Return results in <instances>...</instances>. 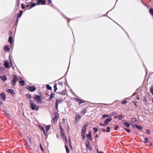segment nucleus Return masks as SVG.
Listing matches in <instances>:
<instances>
[{
    "label": "nucleus",
    "instance_id": "53",
    "mask_svg": "<svg viewBox=\"0 0 153 153\" xmlns=\"http://www.w3.org/2000/svg\"><path fill=\"white\" fill-rule=\"evenodd\" d=\"M58 84L59 85H63V83L62 82H59L58 83Z\"/></svg>",
    "mask_w": 153,
    "mask_h": 153
},
{
    "label": "nucleus",
    "instance_id": "3",
    "mask_svg": "<svg viewBox=\"0 0 153 153\" xmlns=\"http://www.w3.org/2000/svg\"><path fill=\"white\" fill-rule=\"evenodd\" d=\"M34 99L38 103H41L42 102V99L41 97L39 96L36 95L34 98Z\"/></svg>",
    "mask_w": 153,
    "mask_h": 153
},
{
    "label": "nucleus",
    "instance_id": "54",
    "mask_svg": "<svg viewBox=\"0 0 153 153\" xmlns=\"http://www.w3.org/2000/svg\"><path fill=\"white\" fill-rule=\"evenodd\" d=\"M48 2L49 4H51L52 2L51 0H48Z\"/></svg>",
    "mask_w": 153,
    "mask_h": 153
},
{
    "label": "nucleus",
    "instance_id": "10",
    "mask_svg": "<svg viewBox=\"0 0 153 153\" xmlns=\"http://www.w3.org/2000/svg\"><path fill=\"white\" fill-rule=\"evenodd\" d=\"M3 50L5 51H10V48H9V46L7 45H5L4 46L3 48Z\"/></svg>",
    "mask_w": 153,
    "mask_h": 153
},
{
    "label": "nucleus",
    "instance_id": "36",
    "mask_svg": "<svg viewBox=\"0 0 153 153\" xmlns=\"http://www.w3.org/2000/svg\"><path fill=\"white\" fill-rule=\"evenodd\" d=\"M42 0H38V1H37L36 2V4L37 5H39L41 3V1H42Z\"/></svg>",
    "mask_w": 153,
    "mask_h": 153
},
{
    "label": "nucleus",
    "instance_id": "7",
    "mask_svg": "<svg viewBox=\"0 0 153 153\" xmlns=\"http://www.w3.org/2000/svg\"><path fill=\"white\" fill-rule=\"evenodd\" d=\"M28 90L31 92H33L36 90V88L34 86H27L26 87Z\"/></svg>",
    "mask_w": 153,
    "mask_h": 153
},
{
    "label": "nucleus",
    "instance_id": "33",
    "mask_svg": "<svg viewBox=\"0 0 153 153\" xmlns=\"http://www.w3.org/2000/svg\"><path fill=\"white\" fill-rule=\"evenodd\" d=\"M117 114V113L115 112H114L112 113L110 115V116L116 115Z\"/></svg>",
    "mask_w": 153,
    "mask_h": 153
},
{
    "label": "nucleus",
    "instance_id": "64",
    "mask_svg": "<svg viewBox=\"0 0 153 153\" xmlns=\"http://www.w3.org/2000/svg\"><path fill=\"white\" fill-rule=\"evenodd\" d=\"M97 153H98V152H99V150H98V149H97Z\"/></svg>",
    "mask_w": 153,
    "mask_h": 153
},
{
    "label": "nucleus",
    "instance_id": "56",
    "mask_svg": "<svg viewBox=\"0 0 153 153\" xmlns=\"http://www.w3.org/2000/svg\"><path fill=\"white\" fill-rule=\"evenodd\" d=\"M86 112V110L84 109L83 111V113L84 114H85Z\"/></svg>",
    "mask_w": 153,
    "mask_h": 153
},
{
    "label": "nucleus",
    "instance_id": "59",
    "mask_svg": "<svg viewBox=\"0 0 153 153\" xmlns=\"http://www.w3.org/2000/svg\"><path fill=\"white\" fill-rule=\"evenodd\" d=\"M28 97L30 98L31 97V95H29L28 96Z\"/></svg>",
    "mask_w": 153,
    "mask_h": 153
},
{
    "label": "nucleus",
    "instance_id": "50",
    "mask_svg": "<svg viewBox=\"0 0 153 153\" xmlns=\"http://www.w3.org/2000/svg\"><path fill=\"white\" fill-rule=\"evenodd\" d=\"M40 148L42 151L43 152L44 151V149L42 147L41 144L40 145Z\"/></svg>",
    "mask_w": 153,
    "mask_h": 153
},
{
    "label": "nucleus",
    "instance_id": "13",
    "mask_svg": "<svg viewBox=\"0 0 153 153\" xmlns=\"http://www.w3.org/2000/svg\"><path fill=\"white\" fill-rule=\"evenodd\" d=\"M138 121L136 119V118H133L131 119V121L130 122L131 124H133L134 122H135L136 123H138Z\"/></svg>",
    "mask_w": 153,
    "mask_h": 153
},
{
    "label": "nucleus",
    "instance_id": "47",
    "mask_svg": "<svg viewBox=\"0 0 153 153\" xmlns=\"http://www.w3.org/2000/svg\"><path fill=\"white\" fill-rule=\"evenodd\" d=\"M118 129V126H116L114 128V130H117Z\"/></svg>",
    "mask_w": 153,
    "mask_h": 153
},
{
    "label": "nucleus",
    "instance_id": "41",
    "mask_svg": "<svg viewBox=\"0 0 153 153\" xmlns=\"http://www.w3.org/2000/svg\"><path fill=\"white\" fill-rule=\"evenodd\" d=\"M125 130L128 132H130V131L129 129L127 128H125Z\"/></svg>",
    "mask_w": 153,
    "mask_h": 153
},
{
    "label": "nucleus",
    "instance_id": "32",
    "mask_svg": "<svg viewBox=\"0 0 153 153\" xmlns=\"http://www.w3.org/2000/svg\"><path fill=\"white\" fill-rule=\"evenodd\" d=\"M36 3H33L31 4V6L29 8L30 9L32 7H34L36 5Z\"/></svg>",
    "mask_w": 153,
    "mask_h": 153
},
{
    "label": "nucleus",
    "instance_id": "55",
    "mask_svg": "<svg viewBox=\"0 0 153 153\" xmlns=\"http://www.w3.org/2000/svg\"><path fill=\"white\" fill-rule=\"evenodd\" d=\"M76 99V101L77 102H80V100L79 99Z\"/></svg>",
    "mask_w": 153,
    "mask_h": 153
},
{
    "label": "nucleus",
    "instance_id": "9",
    "mask_svg": "<svg viewBox=\"0 0 153 153\" xmlns=\"http://www.w3.org/2000/svg\"><path fill=\"white\" fill-rule=\"evenodd\" d=\"M1 99H2V101H4L5 100L6 96L4 92H2L0 94Z\"/></svg>",
    "mask_w": 153,
    "mask_h": 153
},
{
    "label": "nucleus",
    "instance_id": "19",
    "mask_svg": "<svg viewBox=\"0 0 153 153\" xmlns=\"http://www.w3.org/2000/svg\"><path fill=\"white\" fill-rule=\"evenodd\" d=\"M8 41L10 43H12L13 42V38L12 36H10L9 37Z\"/></svg>",
    "mask_w": 153,
    "mask_h": 153
},
{
    "label": "nucleus",
    "instance_id": "14",
    "mask_svg": "<svg viewBox=\"0 0 153 153\" xmlns=\"http://www.w3.org/2000/svg\"><path fill=\"white\" fill-rule=\"evenodd\" d=\"M0 78L4 82L6 81L7 79V78L5 76H0Z\"/></svg>",
    "mask_w": 153,
    "mask_h": 153
},
{
    "label": "nucleus",
    "instance_id": "1",
    "mask_svg": "<svg viewBox=\"0 0 153 153\" xmlns=\"http://www.w3.org/2000/svg\"><path fill=\"white\" fill-rule=\"evenodd\" d=\"M88 125H85L83 126L82 127V131L81 132V135L82 137V139H84L85 137V134L86 131V127Z\"/></svg>",
    "mask_w": 153,
    "mask_h": 153
},
{
    "label": "nucleus",
    "instance_id": "28",
    "mask_svg": "<svg viewBox=\"0 0 153 153\" xmlns=\"http://www.w3.org/2000/svg\"><path fill=\"white\" fill-rule=\"evenodd\" d=\"M8 92L10 93L11 94H14V91L13 89H9L8 90Z\"/></svg>",
    "mask_w": 153,
    "mask_h": 153
},
{
    "label": "nucleus",
    "instance_id": "17",
    "mask_svg": "<svg viewBox=\"0 0 153 153\" xmlns=\"http://www.w3.org/2000/svg\"><path fill=\"white\" fill-rule=\"evenodd\" d=\"M135 126L138 129L140 130H142L143 129V128L142 126H139L137 125H135Z\"/></svg>",
    "mask_w": 153,
    "mask_h": 153
},
{
    "label": "nucleus",
    "instance_id": "63",
    "mask_svg": "<svg viewBox=\"0 0 153 153\" xmlns=\"http://www.w3.org/2000/svg\"><path fill=\"white\" fill-rule=\"evenodd\" d=\"M102 131L104 132H105V129H102Z\"/></svg>",
    "mask_w": 153,
    "mask_h": 153
},
{
    "label": "nucleus",
    "instance_id": "51",
    "mask_svg": "<svg viewBox=\"0 0 153 153\" xmlns=\"http://www.w3.org/2000/svg\"><path fill=\"white\" fill-rule=\"evenodd\" d=\"M146 131V133L148 134H149L150 133V131L149 130V129H147Z\"/></svg>",
    "mask_w": 153,
    "mask_h": 153
},
{
    "label": "nucleus",
    "instance_id": "20",
    "mask_svg": "<svg viewBox=\"0 0 153 153\" xmlns=\"http://www.w3.org/2000/svg\"><path fill=\"white\" fill-rule=\"evenodd\" d=\"M124 124L127 127H129L130 126L129 124L127 122H125Z\"/></svg>",
    "mask_w": 153,
    "mask_h": 153
},
{
    "label": "nucleus",
    "instance_id": "58",
    "mask_svg": "<svg viewBox=\"0 0 153 153\" xmlns=\"http://www.w3.org/2000/svg\"><path fill=\"white\" fill-rule=\"evenodd\" d=\"M18 17H17V19H16V23H17V22H18Z\"/></svg>",
    "mask_w": 153,
    "mask_h": 153
},
{
    "label": "nucleus",
    "instance_id": "34",
    "mask_svg": "<svg viewBox=\"0 0 153 153\" xmlns=\"http://www.w3.org/2000/svg\"><path fill=\"white\" fill-rule=\"evenodd\" d=\"M54 91H56L57 89L56 84H54Z\"/></svg>",
    "mask_w": 153,
    "mask_h": 153
},
{
    "label": "nucleus",
    "instance_id": "60",
    "mask_svg": "<svg viewBox=\"0 0 153 153\" xmlns=\"http://www.w3.org/2000/svg\"><path fill=\"white\" fill-rule=\"evenodd\" d=\"M134 103L136 106H137L136 103L135 102H134Z\"/></svg>",
    "mask_w": 153,
    "mask_h": 153
},
{
    "label": "nucleus",
    "instance_id": "26",
    "mask_svg": "<svg viewBox=\"0 0 153 153\" xmlns=\"http://www.w3.org/2000/svg\"><path fill=\"white\" fill-rule=\"evenodd\" d=\"M55 96V95L53 94H51L50 96V100H51Z\"/></svg>",
    "mask_w": 153,
    "mask_h": 153
},
{
    "label": "nucleus",
    "instance_id": "31",
    "mask_svg": "<svg viewBox=\"0 0 153 153\" xmlns=\"http://www.w3.org/2000/svg\"><path fill=\"white\" fill-rule=\"evenodd\" d=\"M39 127L40 129L43 131L44 134H45V131L44 128L43 127L41 126H39Z\"/></svg>",
    "mask_w": 153,
    "mask_h": 153
},
{
    "label": "nucleus",
    "instance_id": "8",
    "mask_svg": "<svg viewBox=\"0 0 153 153\" xmlns=\"http://www.w3.org/2000/svg\"><path fill=\"white\" fill-rule=\"evenodd\" d=\"M27 137V139L26 141L25 145H26L27 146H28V145L31 144L32 143L30 139L28 136Z\"/></svg>",
    "mask_w": 153,
    "mask_h": 153
},
{
    "label": "nucleus",
    "instance_id": "5",
    "mask_svg": "<svg viewBox=\"0 0 153 153\" xmlns=\"http://www.w3.org/2000/svg\"><path fill=\"white\" fill-rule=\"evenodd\" d=\"M54 117L53 119V121L54 123H56L59 117V114L56 112L54 114Z\"/></svg>",
    "mask_w": 153,
    "mask_h": 153
},
{
    "label": "nucleus",
    "instance_id": "29",
    "mask_svg": "<svg viewBox=\"0 0 153 153\" xmlns=\"http://www.w3.org/2000/svg\"><path fill=\"white\" fill-rule=\"evenodd\" d=\"M143 142L145 143L148 142V138H145L144 139V141Z\"/></svg>",
    "mask_w": 153,
    "mask_h": 153
},
{
    "label": "nucleus",
    "instance_id": "6",
    "mask_svg": "<svg viewBox=\"0 0 153 153\" xmlns=\"http://www.w3.org/2000/svg\"><path fill=\"white\" fill-rule=\"evenodd\" d=\"M60 128L61 129V134L63 136V138L66 141V142L67 141V137H66L65 135V132L64 131H63L62 130V128L60 126Z\"/></svg>",
    "mask_w": 153,
    "mask_h": 153
},
{
    "label": "nucleus",
    "instance_id": "35",
    "mask_svg": "<svg viewBox=\"0 0 153 153\" xmlns=\"http://www.w3.org/2000/svg\"><path fill=\"white\" fill-rule=\"evenodd\" d=\"M110 116V115L109 116V115H107V114H104L102 116V117L103 118H104L105 117H109Z\"/></svg>",
    "mask_w": 153,
    "mask_h": 153
},
{
    "label": "nucleus",
    "instance_id": "61",
    "mask_svg": "<svg viewBox=\"0 0 153 153\" xmlns=\"http://www.w3.org/2000/svg\"><path fill=\"white\" fill-rule=\"evenodd\" d=\"M98 153H103V152L102 151H99Z\"/></svg>",
    "mask_w": 153,
    "mask_h": 153
},
{
    "label": "nucleus",
    "instance_id": "24",
    "mask_svg": "<svg viewBox=\"0 0 153 153\" xmlns=\"http://www.w3.org/2000/svg\"><path fill=\"white\" fill-rule=\"evenodd\" d=\"M65 149L66 150V153H69V151L68 148V146H67L66 145H65Z\"/></svg>",
    "mask_w": 153,
    "mask_h": 153
},
{
    "label": "nucleus",
    "instance_id": "46",
    "mask_svg": "<svg viewBox=\"0 0 153 153\" xmlns=\"http://www.w3.org/2000/svg\"><path fill=\"white\" fill-rule=\"evenodd\" d=\"M105 125H105V124H103L102 123H100L99 124V125L100 126H104Z\"/></svg>",
    "mask_w": 153,
    "mask_h": 153
},
{
    "label": "nucleus",
    "instance_id": "18",
    "mask_svg": "<svg viewBox=\"0 0 153 153\" xmlns=\"http://www.w3.org/2000/svg\"><path fill=\"white\" fill-rule=\"evenodd\" d=\"M4 65L6 68H8L9 67L8 62H5L4 63Z\"/></svg>",
    "mask_w": 153,
    "mask_h": 153
},
{
    "label": "nucleus",
    "instance_id": "62",
    "mask_svg": "<svg viewBox=\"0 0 153 153\" xmlns=\"http://www.w3.org/2000/svg\"><path fill=\"white\" fill-rule=\"evenodd\" d=\"M2 102H1L0 101V105H2Z\"/></svg>",
    "mask_w": 153,
    "mask_h": 153
},
{
    "label": "nucleus",
    "instance_id": "57",
    "mask_svg": "<svg viewBox=\"0 0 153 153\" xmlns=\"http://www.w3.org/2000/svg\"><path fill=\"white\" fill-rule=\"evenodd\" d=\"M10 63L12 65H13L12 62V61L10 59Z\"/></svg>",
    "mask_w": 153,
    "mask_h": 153
},
{
    "label": "nucleus",
    "instance_id": "2",
    "mask_svg": "<svg viewBox=\"0 0 153 153\" xmlns=\"http://www.w3.org/2000/svg\"><path fill=\"white\" fill-rule=\"evenodd\" d=\"M30 108L32 110H35L37 111L39 109V106L35 104H32V105H30Z\"/></svg>",
    "mask_w": 153,
    "mask_h": 153
},
{
    "label": "nucleus",
    "instance_id": "15",
    "mask_svg": "<svg viewBox=\"0 0 153 153\" xmlns=\"http://www.w3.org/2000/svg\"><path fill=\"white\" fill-rule=\"evenodd\" d=\"M86 148L88 149H91L90 145L88 141L87 143L86 144Z\"/></svg>",
    "mask_w": 153,
    "mask_h": 153
},
{
    "label": "nucleus",
    "instance_id": "21",
    "mask_svg": "<svg viewBox=\"0 0 153 153\" xmlns=\"http://www.w3.org/2000/svg\"><path fill=\"white\" fill-rule=\"evenodd\" d=\"M86 136L87 137L89 138L90 140H91V134L90 132H89V133L88 134H87L86 135Z\"/></svg>",
    "mask_w": 153,
    "mask_h": 153
},
{
    "label": "nucleus",
    "instance_id": "48",
    "mask_svg": "<svg viewBox=\"0 0 153 153\" xmlns=\"http://www.w3.org/2000/svg\"><path fill=\"white\" fill-rule=\"evenodd\" d=\"M22 9H25V7L24 4H22Z\"/></svg>",
    "mask_w": 153,
    "mask_h": 153
},
{
    "label": "nucleus",
    "instance_id": "49",
    "mask_svg": "<svg viewBox=\"0 0 153 153\" xmlns=\"http://www.w3.org/2000/svg\"><path fill=\"white\" fill-rule=\"evenodd\" d=\"M58 103H56L55 105V108H56V109H57L58 108Z\"/></svg>",
    "mask_w": 153,
    "mask_h": 153
},
{
    "label": "nucleus",
    "instance_id": "30",
    "mask_svg": "<svg viewBox=\"0 0 153 153\" xmlns=\"http://www.w3.org/2000/svg\"><path fill=\"white\" fill-rule=\"evenodd\" d=\"M46 88L47 89L49 90H51L52 89L51 87L48 85H46Z\"/></svg>",
    "mask_w": 153,
    "mask_h": 153
},
{
    "label": "nucleus",
    "instance_id": "45",
    "mask_svg": "<svg viewBox=\"0 0 153 153\" xmlns=\"http://www.w3.org/2000/svg\"><path fill=\"white\" fill-rule=\"evenodd\" d=\"M4 112L7 116H8L9 115V114L7 113L6 111H4Z\"/></svg>",
    "mask_w": 153,
    "mask_h": 153
},
{
    "label": "nucleus",
    "instance_id": "52",
    "mask_svg": "<svg viewBox=\"0 0 153 153\" xmlns=\"http://www.w3.org/2000/svg\"><path fill=\"white\" fill-rule=\"evenodd\" d=\"M127 102L126 101H124L122 102H121V103L123 104H125Z\"/></svg>",
    "mask_w": 153,
    "mask_h": 153
},
{
    "label": "nucleus",
    "instance_id": "43",
    "mask_svg": "<svg viewBox=\"0 0 153 153\" xmlns=\"http://www.w3.org/2000/svg\"><path fill=\"white\" fill-rule=\"evenodd\" d=\"M150 92L153 95V87H152L150 90Z\"/></svg>",
    "mask_w": 153,
    "mask_h": 153
},
{
    "label": "nucleus",
    "instance_id": "37",
    "mask_svg": "<svg viewBox=\"0 0 153 153\" xmlns=\"http://www.w3.org/2000/svg\"><path fill=\"white\" fill-rule=\"evenodd\" d=\"M117 117L120 120H121L123 118V116L121 115H119Z\"/></svg>",
    "mask_w": 153,
    "mask_h": 153
},
{
    "label": "nucleus",
    "instance_id": "44",
    "mask_svg": "<svg viewBox=\"0 0 153 153\" xmlns=\"http://www.w3.org/2000/svg\"><path fill=\"white\" fill-rule=\"evenodd\" d=\"M30 105H32V104H34V101H33L32 100H30Z\"/></svg>",
    "mask_w": 153,
    "mask_h": 153
},
{
    "label": "nucleus",
    "instance_id": "23",
    "mask_svg": "<svg viewBox=\"0 0 153 153\" xmlns=\"http://www.w3.org/2000/svg\"><path fill=\"white\" fill-rule=\"evenodd\" d=\"M149 12L150 14L153 15V9L152 8H150L149 10Z\"/></svg>",
    "mask_w": 153,
    "mask_h": 153
},
{
    "label": "nucleus",
    "instance_id": "42",
    "mask_svg": "<svg viewBox=\"0 0 153 153\" xmlns=\"http://www.w3.org/2000/svg\"><path fill=\"white\" fill-rule=\"evenodd\" d=\"M110 128L109 127H107V130L106 131V132H110Z\"/></svg>",
    "mask_w": 153,
    "mask_h": 153
},
{
    "label": "nucleus",
    "instance_id": "25",
    "mask_svg": "<svg viewBox=\"0 0 153 153\" xmlns=\"http://www.w3.org/2000/svg\"><path fill=\"white\" fill-rule=\"evenodd\" d=\"M23 13V11L22 10H20V11L19 13V15L17 17L20 18L22 15Z\"/></svg>",
    "mask_w": 153,
    "mask_h": 153
},
{
    "label": "nucleus",
    "instance_id": "40",
    "mask_svg": "<svg viewBox=\"0 0 153 153\" xmlns=\"http://www.w3.org/2000/svg\"><path fill=\"white\" fill-rule=\"evenodd\" d=\"M85 102V101L82 100H80V102H79V104H80L82 103H83Z\"/></svg>",
    "mask_w": 153,
    "mask_h": 153
},
{
    "label": "nucleus",
    "instance_id": "27",
    "mask_svg": "<svg viewBox=\"0 0 153 153\" xmlns=\"http://www.w3.org/2000/svg\"><path fill=\"white\" fill-rule=\"evenodd\" d=\"M19 83L22 86H23L24 85V81L23 80H21L19 81Z\"/></svg>",
    "mask_w": 153,
    "mask_h": 153
},
{
    "label": "nucleus",
    "instance_id": "16",
    "mask_svg": "<svg viewBox=\"0 0 153 153\" xmlns=\"http://www.w3.org/2000/svg\"><path fill=\"white\" fill-rule=\"evenodd\" d=\"M62 101V100L61 98L57 99L56 100V103H59Z\"/></svg>",
    "mask_w": 153,
    "mask_h": 153
},
{
    "label": "nucleus",
    "instance_id": "12",
    "mask_svg": "<svg viewBox=\"0 0 153 153\" xmlns=\"http://www.w3.org/2000/svg\"><path fill=\"white\" fill-rule=\"evenodd\" d=\"M81 117L79 114H76L75 122L77 123V122L80 120Z\"/></svg>",
    "mask_w": 153,
    "mask_h": 153
},
{
    "label": "nucleus",
    "instance_id": "38",
    "mask_svg": "<svg viewBox=\"0 0 153 153\" xmlns=\"http://www.w3.org/2000/svg\"><path fill=\"white\" fill-rule=\"evenodd\" d=\"M94 131L95 133H96L98 131V129L97 128H95V127H94Z\"/></svg>",
    "mask_w": 153,
    "mask_h": 153
},
{
    "label": "nucleus",
    "instance_id": "22",
    "mask_svg": "<svg viewBox=\"0 0 153 153\" xmlns=\"http://www.w3.org/2000/svg\"><path fill=\"white\" fill-rule=\"evenodd\" d=\"M50 125L47 126L45 128H46V133L48 131H49V129L50 128Z\"/></svg>",
    "mask_w": 153,
    "mask_h": 153
},
{
    "label": "nucleus",
    "instance_id": "4",
    "mask_svg": "<svg viewBox=\"0 0 153 153\" xmlns=\"http://www.w3.org/2000/svg\"><path fill=\"white\" fill-rule=\"evenodd\" d=\"M14 77L13 79L11 81V84L13 85H14L16 82L18 80V78L16 75L14 74L13 75Z\"/></svg>",
    "mask_w": 153,
    "mask_h": 153
},
{
    "label": "nucleus",
    "instance_id": "11",
    "mask_svg": "<svg viewBox=\"0 0 153 153\" xmlns=\"http://www.w3.org/2000/svg\"><path fill=\"white\" fill-rule=\"evenodd\" d=\"M112 120V119L111 118L107 119L104 121L105 124L106 125H108V123Z\"/></svg>",
    "mask_w": 153,
    "mask_h": 153
},
{
    "label": "nucleus",
    "instance_id": "39",
    "mask_svg": "<svg viewBox=\"0 0 153 153\" xmlns=\"http://www.w3.org/2000/svg\"><path fill=\"white\" fill-rule=\"evenodd\" d=\"M46 1L45 0H42V1L41 2V3L42 4H45Z\"/></svg>",
    "mask_w": 153,
    "mask_h": 153
}]
</instances>
